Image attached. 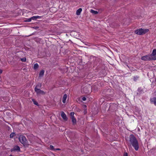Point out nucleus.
Returning a JSON list of instances; mask_svg holds the SVG:
<instances>
[{"mask_svg": "<svg viewBox=\"0 0 156 156\" xmlns=\"http://www.w3.org/2000/svg\"><path fill=\"white\" fill-rule=\"evenodd\" d=\"M129 139L130 144L136 151H138L139 148V144L136 137L133 135L131 134L129 136Z\"/></svg>", "mask_w": 156, "mask_h": 156, "instance_id": "nucleus-1", "label": "nucleus"}, {"mask_svg": "<svg viewBox=\"0 0 156 156\" xmlns=\"http://www.w3.org/2000/svg\"><path fill=\"white\" fill-rule=\"evenodd\" d=\"M149 31V30L148 29H143L141 28L135 30L134 33L138 35H143L147 33Z\"/></svg>", "mask_w": 156, "mask_h": 156, "instance_id": "nucleus-2", "label": "nucleus"}, {"mask_svg": "<svg viewBox=\"0 0 156 156\" xmlns=\"http://www.w3.org/2000/svg\"><path fill=\"white\" fill-rule=\"evenodd\" d=\"M101 62L102 61L101 59L98 58H96V57H95V59L94 62V66H97V69H100L101 66L102 65Z\"/></svg>", "mask_w": 156, "mask_h": 156, "instance_id": "nucleus-3", "label": "nucleus"}, {"mask_svg": "<svg viewBox=\"0 0 156 156\" xmlns=\"http://www.w3.org/2000/svg\"><path fill=\"white\" fill-rule=\"evenodd\" d=\"M92 90V86L90 85H88L85 86L83 88V91L85 94L90 93Z\"/></svg>", "mask_w": 156, "mask_h": 156, "instance_id": "nucleus-4", "label": "nucleus"}, {"mask_svg": "<svg viewBox=\"0 0 156 156\" xmlns=\"http://www.w3.org/2000/svg\"><path fill=\"white\" fill-rule=\"evenodd\" d=\"M118 105L115 103H110L109 104V110L112 112L116 111L118 108Z\"/></svg>", "mask_w": 156, "mask_h": 156, "instance_id": "nucleus-5", "label": "nucleus"}, {"mask_svg": "<svg viewBox=\"0 0 156 156\" xmlns=\"http://www.w3.org/2000/svg\"><path fill=\"white\" fill-rule=\"evenodd\" d=\"M141 59L144 61H152L155 60L156 58H152L150 55H148L141 57Z\"/></svg>", "mask_w": 156, "mask_h": 156, "instance_id": "nucleus-6", "label": "nucleus"}, {"mask_svg": "<svg viewBox=\"0 0 156 156\" xmlns=\"http://www.w3.org/2000/svg\"><path fill=\"white\" fill-rule=\"evenodd\" d=\"M35 91L37 95H44L45 94V92L41 90L40 89L34 88Z\"/></svg>", "mask_w": 156, "mask_h": 156, "instance_id": "nucleus-7", "label": "nucleus"}, {"mask_svg": "<svg viewBox=\"0 0 156 156\" xmlns=\"http://www.w3.org/2000/svg\"><path fill=\"white\" fill-rule=\"evenodd\" d=\"M11 152L15 151L17 152L20 151V147L18 145H16L14 146V147L10 150Z\"/></svg>", "mask_w": 156, "mask_h": 156, "instance_id": "nucleus-8", "label": "nucleus"}, {"mask_svg": "<svg viewBox=\"0 0 156 156\" xmlns=\"http://www.w3.org/2000/svg\"><path fill=\"white\" fill-rule=\"evenodd\" d=\"M26 139V137L22 135H20L19 138V141L22 144L24 142L25 140Z\"/></svg>", "mask_w": 156, "mask_h": 156, "instance_id": "nucleus-9", "label": "nucleus"}, {"mask_svg": "<svg viewBox=\"0 0 156 156\" xmlns=\"http://www.w3.org/2000/svg\"><path fill=\"white\" fill-rule=\"evenodd\" d=\"M61 116L65 121H67L68 120V118L66 116V114L63 112H62L61 113Z\"/></svg>", "mask_w": 156, "mask_h": 156, "instance_id": "nucleus-10", "label": "nucleus"}, {"mask_svg": "<svg viewBox=\"0 0 156 156\" xmlns=\"http://www.w3.org/2000/svg\"><path fill=\"white\" fill-rule=\"evenodd\" d=\"M151 57L152 58H156V49H154L152 51V53L150 55ZM156 60V59H155Z\"/></svg>", "mask_w": 156, "mask_h": 156, "instance_id": "nucleus-11", "label": "nucleus"}, {"mask_svg": "<svg viewBox=\"0 0 156 156\" xmlns=\"http://www.w3.org/2000/svg\"><path fill=\"white\" fill-rule=\"evenodd\" d=\"M137 91L138 92L137 93V95H140L143 91V89H142L141 87H139Z\"/></svg>", "mask_w": 156, "mask_h": 156, "instance_id": "nucleus-12", "label": "nucleus"}, {"mask_svg": "<svg viewBox=\"0 0 156 156\" xmlns=\"http://www.w3.org/2000/svg\"><path fill=\"white\" fill-rule=\"evenodd\" d=\"M150 101L151 102L154 103V105L156 106V97H154L151 98Z\"/></svg>", "mask_w": 156, "mask_h": 156, "instance_id": "nucleus-13", "label": "nucleus"}, {"mask_svg": "<svg viewBox=\"0 0 156 156\" xmlns=\"http://www.w3.org/2000/svg\"><path fill=\"white\" fill-rule=\"evenodd\" d=\"M73 125H75L76 124V120L75 117H73L71 118Z\"/></svg>", "mask_w": 156, "mask_h": 156, "instance_id": "nucleus-14", "label": "nucleus"}, {"mask_svg": "<svg viewBox=\"0 0 156 156\" xmlns=\"http://www.w3.org/2000/svg\"><path fill=\"white\" fill-rule=\"evenodd\" d=\"M67 98V94H64L63 96L62 99V101L63 103H66V99Z\"/></svg>", "mask_w": 156, "mask_h": 156, "instance_id": "nucleus-15", "label": "nucleus"}, {"mask_svg": "<svg viewBox=\"0 0 156 156\" xmlns=\"http://www.w3.org/2000/svg\"><path fill=\"white\" fill-rule=\"evenodd\" d=\"M23 144L25 147H28V145H29V144L26 138V139L25 140V141L23 143Z\"/></svg>", "mask_w": 156, "mask_h": 156, "instance_id": "nucleus-16", "label": "nucleus"}, {"mask_svg": "<svg viewBox=\"0 0 156 156\" xmlns=\"http://www.w3.org/2000/svg\"><path fill=\"white\" fill-rule=\"evenodd\" d=\"M82 11V9L81 8L79 9H77L76 12V14L77 15H80V13Z\"/></svg>", "mask_w": 156, "mask_h": 156, "instance_id": "nucleus-17", "label": "nucleus"}, {"mask_svg": "<svg viewBox=\"0 0 156 156\" xmlns=\"http://www.w3.org/2000/svg\"><path fill=\"white\" fill-rule=\"evenodd\" d=\"M44 72V71L43 70H42L40 72L39 74V77H42L43 76Z\"/></svg>", "mask_w": 156, "mask_h": 156, "instance_id": "nucleus-18", "label": "nucleus"}, {"mask_svg": "<svg viewBox=\"0 0 156 156\" xmlns=\"http://www.w3.org/2000/svg\"><path fill=\"white\" fill-rule=\"evenodd\" d=\"M32 101L33 102L34 105H36L37 106H39V104L34 99H32Z\"/></svg>", "mask_w": 156, "mask_h": 156, "instance_id": "nucleus-19", "label": "nucleus"}, {"mask_svg": "<svg viewBox=\"0 0 156 156\" xmlns=\"http://www.w3.org/2000/svg\"><path fill=\"white\" fill-rule=\"evenodd\" d=\"M90 12L94 15H96L98 13V12L97 11H95L93 9H91Z\"/></svg>", "mask_w": 156, "mask_h": 156, "instance_id": "nucleus-20", "label": "nucleus"}, {"mask_svg": "<svg viewBox=\"0 0 156 156\" xmlns=\"http://www.w3.org/2000/svg\"><path fill=\"white\" fill-rule=\"evenodd\" d=\"M41 87V84L40 83H38L36 86L34 88L40 89Z\"/></svg>", "mask_w": 156, "mask_h": 156, "instance_id": "nucleus-21", "label": "nucleus"}, {"mask_svg": "<svg viewBox=\"0 0 156 156\" xmlns=\"http://www.w3.org/2000/svg\"><path fill=\"white\" fill-rule=\"evenodd\" d=\"M39 67L38 64L37 63H35L34 65V69H36Z\"/></svg>", "mask_w": 156, "mask_h": 156, "instance_id": "nucleus-22", "label": "nucleus"}, {"mask_svg": "<svg viewBox=\"0 0 156 156\" xmlns=\"http://www.w3.org/2000/svg\"><path fill=\"white\" fill-rule=\"evenodd\" d=\"M16 135L15 133H12L10 134V138H12L13 137L15 136Z\"/></svg>", "mask_w": 156, "mask_h": 156, "instance_id": "nucleus-23", "label": "nucleus"}, {"mask_svg": "<svg viewBox=\"0 0 156 156\" xmlns=\"http://www.w3.org/2000/svg\"><path fill=\"white\" fill-rule=\"evenodd\" d=\"M31 21V18L28 19H26L25 20H24V22H30Z\"/></svg>", "mask_w": 156, "mask_h": 156, "instance_id": "nucleus-24", "label": "nucleus"}, {"mask_svg": "<svg viewBox=\"0 0 156 156\" xmlns=\"http://www.w3.org/2000/svg\"><path fill=\"white\" fill-rule=\"evenodd\" d=\"M49 148L51 150L55 151V149L54 148V146L52 145H50Z\"/></svg>", "mask_w": 156, "mask_h": 156, "instance_id": "nucleus-25", "label": "nucleus"}, {"mask_svg": "<svg viewBox=\"0 0 156 156\" xmlns=\"http://www.w3.org/2000/svg\"><path fill=\"white\" fill-rule=\"evenodd\" d=\"M139 78V76H134V77H133V80L134 81H136L137 80V79L138 78Z\"/></svg>", "mask_w": 156, "mask_h": 156, "instance_id": "nucleus-26", "label": "nucleus"}, {"mask_svg": "<svg viewBox=\"0 0 156 156\" xmlns=\"http://www.w3.org/2000/svg\"><path fill=\"white\" fill-rule=\"evenodd\" d=\"M74 112H71L70 113V118L73 117H74Z\"/></svg>", "mask_w": 156, "mask_h": 156, "instance_id": "nucleus-27", "label": "nucleus"}, {"mask_svg": "<svg viewBox=\"0 0 156 156\" xmlns=\"http://www.w3.org/2000/svg\"><path fill=\"white\" fill-rule=\"evenodd\" d=\"M21 60L22 62H25L26 61V58L25 57H24L21 59Z\"/></svg>", "mask_w": 156, "mask_h": 156, "instance_id": "nucleus-28", "label": "nucleus"}, {"mask_svg": "<svg viewBox=\"0 0 156 156\" xmlns=\"http://www.w3.org/2000/svg\"><path fill=\"white\" fill-rule=\"evenodd\" d=\"M31 20H36V17H35V16H34L32 17H31Z\"/></svg>", "mask_w": 156, "mask_h": 156, "instance_id": "nucleus-29", "label": "nucleus"}, {"mask_svg": "<svg viewBox=\"0 0 156 156\" xmlns=\"http://www.w3.org/2000/svg\"><path fill=\"white\" fill-rule=\"evenodd\" d=\"M43 16H35V17L36 19H41L43 17Z\"/></svg>", "mask_w": 156, "mask_h": 156, "instance_id": "nucleus-30", "label": "nucleus"}, {"mask_svg": "<svg viewBox=\"0 0 156 156\" xmlns=\"http://www.w3.org/2000/svg\"><path fill=\"white\" fill-rule=\"evenodd\" d=\"M31 28L33 29H34L37 30L38 28H39V27H38L36 26V27H31Z\"/></svg>", "mask_w": 156, "mask_h": 156, "instance_id": "nucleus-31", "label": "nucleus"}, {"mask_svg": "<svg viewBox=\"0 0 156 156\" xmlns=\"http://www.w3.org/2000/svg\"><path fill=\"white\" fill-rule=\"evenodd\" d=\"M106 99H107L108 100H110L111 99V98L109 97L106 96L105 97Z\"/></svg>", "mask_w": 156, "mask_h": 156, "instance_id": "nucleus-32", "label": "nucleus"}, {"mask_svg": "<svg viewBox=\"0 0 156 156\" xmlns=\"http://www.w3.org/2000/svg\"><path fill=\"white\" fill-rule=\"evenodd\" d=\"M34 40L36 41H39L40 40V38L38 37H36L34 38Z\"/></svg>", "mask_w": 156, "mask_h": 156, "instance_id": "nucleus-33", "label": "nucleus"}, {"mask_svg": "<svg viewBox=\"0 0 156 156\" xmlns=\"http://www.w3.org/2000/svg\"><path fill=\"white\" fill-rule=\"evenodd\" d=\"M82 99L83 101H85L86 100V98L85 97H83L82 98Z\"/></svg>", "mask_w": 156, "mask_h": 156, "instance_id": "nucleus-34", "label": "nucleus"}, {"mask_svg": "<svg viewBox=\"0 0 156 156\" xmlns=\"http://www.w3.org/2000/svg\"><path fill=\"white\" fill-rule=\"evenodd\" d=\"M123 156H128V153L126 152H125L124 153Z\"/></svg>", "mask_w": 156, "mask_h": 156, "instance_id": "nucleus-35", "label": "nucleus"}, {"mask_svg": "<svg viewBox=\"0 0 156 156\" xmlns=\"http://www.w3.org/2000/svg\"><path fill=\"white\" fill-rule=\"evenodd\" d=\"M60 149L59 148L55 149V151H59L60 150Z\"/></svg>", "mask_w": 156, "mask_h": 156, "instance_id": "nucleus-36", "label": "nucleus"}, {"mask_svg": "<svg viewBox=\"0 0 156 156\" xmlns=\"http://www.w3.org/2000/svg\"><path fill=\"white\" fill-rule=\"evenodd\" d=\"M9 156H14L12 155L11 154Z\"/></svg>", "mask_w": 156, "mask_h": 156, "instance_id": "nucleus-37", "label": "nucleus"}, {"mask_svg": "<svg viewBox=\"0 0 156 156\" xmlns=\"http://www.w3.org/2000/svg\"><path fill=\"white\" fill-rule=\"evenodd\" d=\"M84 107H86V105H84Z\"/></svg>", "mask_w": 156, "mask_h": 156, "instance_id": "nucleus-38", "label": "nucleus"}, {"mask_svg": "<svg viewBox=\"0 0 156 156\" xmlns=\"http://www.w3.org/2000/svg\"><path fill=\"white\" fill-rule=\"evenodd\" d=\"M33 34H34V33H33V34H32L31 35H33Z\"/></svg>", "mask_w": 156, "mask_h": 156, "instance_id": "nucleus-39", "label": "nucleus"}, {"mask_svg": "<svg viewBox=\"0 0 156 156\" xmlns=\"http://www.w3.org/2000/svg\"><path fill=\"white\" fill-rule=\"evenodd\" d=\"M127 66H128V67H129L127 65Z\"/></svg>", "mask_w": 156, "mask_h": 156, "instance_id": "nucleus-40", "label": "nucleus"}, {"mask_svg": "<svg viewBox=\"0 0 156 156\" xmlns=\"http://www.w3.org/2000/svg\"><path fill=\"white\" fill-rule=\"evenodd\" d=\"M111 96V95H110V96Z\"/></svg>", "mask_w": 156, "mask_h": 156, "instance_id": "nucleus-41", "label": "nucleus"}]
</instances>
